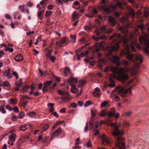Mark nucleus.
<instances>
[{"mask_svg":"<svg viewBox=\"0 0 149 149\" xmlns=\"http://www.w3.org/2000/svg\"><path fill=\"white\" fill-rule=\"evenodd\" d=\"M13 109L15 113H18L19 112V109L17 107H14Z\"/></svg>","mask_w":149,"mask_h":149,"instance_id":"nucleus-54","label":"nucleus"},{"mask_svg":"<svg viewBox=\"0 0 149 149\" xmlns=\"http://www.w3.org/2000/svg\"><path fill=\"white\" fill-rule=\"evenodd\" d=\"M9 140L8 142V143L11 145H13L14 142L15 141L16 139V136L15 134H12L9 136Z\"/></svg>","mask_w":149,"mask_h":149,"instance_id":"nucleus-7","label":"nucleus"},{"mask_svg":"<svg viewBox=\"0 0 149 149\" xmlns=\"http://www.w3.org/2000/svg\"><path fill=\"white\" fill-rule=\"evenodd\" d=\"M3 86H9L10 84L8 81H5L3 83Z\"/></svg>","mask_w":149,"mask_h":149,"instance_id":"nucleus-43","label":"nucleus"},{"mask_svg":"<svg viewBox=\"0 0 149 149\" xmlns=\"http://www.w3.org/2000/svg\"><path fill=\"white\" fill-rule=\"evenodd\" d=\"M111 126L113 127L111 133L116 139V147L118 148L119 149H125V144L120 137L123 134V132L121 130H119V127L120 126V124L111 123Z\"/></svg>","mask_w":149,"mask_h":149,"instance_id":"nucleus-2","label":"nucleus"},{"mask_svg":"<svg viewBox=\"0 0 149 149\" xmlns=\"http://www.w3.org/2000/svg\"><path fill=\"white\" fill-rule=\"evenodd\" d=\"M91 116L93 118L96 115V113L92 110H91Z\"/></svg>","mask_w":149,"mask_h":149,"instance_id":"nucleus-59","label":"nucleus"},{"mask_svg":"<svg viewBox=\"0 0 149 149\" xmlns=\"http://www.w3.org/2000/svg\"><path fill=\"white\" fill-rule=\"evenodd\" d=\"M79 17V16L77 13L74 12L72 14V18L73 20L74 21L77 19Z\"/></svg>","mask_w":149,"mask_h":149,"instance_id":"nucleus-25","label":"nucleus"},{"mask_svg":"<svg viewBox=\"0 0 149 149\" xmlns=\"http://www.w3.org/2000/svg\"><path fill=\"white\" fill-rule=\"evenodd\" d=\"M0 111L3 113H5L6 111L5 109L3 107H0Z\"/></svg>","mask_w":149,"mask_h":149,"instance_id":"nucleus-52","label":"nucleus"},{"mask_svg":"<svg viewBox=\"0 0 149 149\" xmlns=\"http://www.w3.org/2000/svg\"><path fill=\"white\" fill-rule=\"evenodd\" d=\"M108 102L105 101H104L101 103V107H104L108 104Z\"/></svg>","mask_w":149,"mask_h":149,"instance_id":"nucleus-40","label":"nucleus"},{"mask_svg":"<svg viewBox=\"0 0 149 149\" xmlns=\"http://www.w3.org/2000/svg\"><path fill=\"white\" fill-rule=\"evenodd\" d=\"M106 114V112L104 110H102L101 113L99 114V116L101 117H104Z\"/></svg>","mask_w":149,"mask_h":149,"instance_id":"nucleus-32","label":"nucleus"},{"mask_svg":"<svg viewBox=\"0 0 149 149\" xmlns=\"http://www.w3.org/2000/svg\"><path fill=\"white\" fill-rule=\"evenodd\" d=\"M94 131L95 132V134H94V135L95 136H97L99 134V130L94 129Z\"/></svg>","mask_w":149,"mask_h":149,"instance_id":"nucleus-47","label":"nucleus"},{"mask_svg":"<svg viewBox=\"0 0 149 149\" xmlns=\"http://www.w3.org/2000/svg\"><path fill=\"white\" fill-rule=\"evenodd\" d=\"M134 43H132V44H131L130 47L131 49V50L133 51H135V49L134 46Z\"/></svg>","mask_w":149,"mask_h":149,"instance_id":"nucleus-51","label":"nucleus"},{"mask_svg":"<svg viewBox=\"0 0 149 149\" xmlns=\"http://www.w3.org/2000/svg\"><path fill=\"white\" fill-rule=\"evenodd\" d=\"M58 94L61 95L62 96H64L63 97V98L66 99L68 98V96L67 93L62 92L61 90H59L58 91Z\"/></svg>","mask_w":149,"mask_h":149,"instance_id":"nucleus-17","label":"nucleus"},{"mask_svg":"<svg viewBox=\"0 0 149 149\" xmlns=\"http://www.w3.org/2000/svg\"><path fill=\"white\" fill-rule=\"evenodd\" d=\"M41 40V36H40L38 38L36 39V42L35 43V45H37L38 44V43Z\"/></svg>","mask_w":149,"mask_h":149,"instance_id":"nucleus-39","label":"nucleus"},{"mask_svg":"<svg viewBox=\"0 0 149 149\" xmlns=\"http://www.w3.org/2000/svg\"><path fill=\"white\" fill-rule=\"evenodd\" d=\"M10 103L11 104H15L17 103V100L16 99L10 98L9 99Z\"/></svg>","mask_w":149,"mask_h":149,"instance_id":"nucleus-30","label":"nucleus"},{"mask_svg":"<svg viewBox=\"0 0 149 149\" xmlns=\"http://www.w3.org/2000/svg\"><path fill=\"white\" fill-rule=\"evenodd\" d=\"M51 83L52 81H47L43 84L42 91L44 93L48 91L49 87L51 85Z\"/></svg>","mask_w":149,"mask_h":149,"instance_id":"nucleus-8","label":"nucleus"},{"mask_svg":"<svg viewBox=\"0 0 149 149\" xmlns=\"http://www.w3.org/2000/svg\"><path fill=\"white\" fill-rule=\"evenodd\" d=\"M72 88L70 89L71 92L74 93L76 94L79 91V90L76 88L75 86H72Z\"/></svg>","mask_w":149,"mask_h":149,"instance_id":"nucleus-20","label":"nucleus"},{"mask_svg":"<svg viewBox=\"0 0 149 149\" xmlns=\"http://www.w3.org/2000/svg\"><path fill=\"white\" fill-rule=\"evenodd\" d=\"M77 102H78V104L79 106L80 107L82 106L83 105V104H84V103L80 101H78Z\"/></svg>","mask_w":149,"mask_h":149,"instance_id":"nucleus-60","label":"nucleus"},{"mask_svg":"<svg viewBox=\"0 0 149 149\" xmlns=\"http://www.w3.org/2000/svg\"><path fill=\"white\" fill-rule=\"evenodd\" d=\"M71 106L73 108H76L77 107V105L75 103H72L71 104Z\"/></svg>","mask_w":149,"mask_h":149,"instance_id":"nucleus-61","label":"nucleus"},{"mask_svg":"<svg viewBox=\"0 0 149 149\" xmlns=\"http://www.w3.org/2000/svg\"><path fill=\"white\" fill-rule=\"evenodd\" d=\"M89 122L90 125L91 126L90 128L91 130L92 129V126L93 125L94 120L93 118H91L89 120Z\"/></svg>","mask_w":149,"mask_h":149,"instance_id":"nucleus-33","label":"nucleus"},{"mask_svg":"<svg viewBox=\"0 0 149 149\" xmlns=\"http://www.w3.org/2000/svg\"><path fill=\"white\" fill-rule=\"evenodd\" d=\"M85 83V81L84 80H80L79 82V85L78 86V88L81 87L83 86Z\"/></svg>","mask_w":149,"mask_h":149,"instance_id":"nucleus-27","label":"nucleus"},{"mask_svg":"<svg viewBox=\"0 0 149 149\" xmlns=\"http://www.w3.org/2000/svg\"><path fill=\"white\" fill-rule=\"evenodd\" d=\"M45 12L44 9H41L40 8L38 10V18L40 20H42L44 17V13Z\"/></svg>","mask_w":149,"mask_h":149,"instance_id":"nucleus-13","label":"nucleus"},{"mask_svg":"<svg viewBox=\"0 0 149 149\" xmlns=\"http://www.w3.org/2000/svg\"><path fill=\"white\" fill-rule=\"evenodd\" d=\"M39 72L41 76L42 77L45 76L46 74V73L45 72H43L41 71L40 69H39Z\"/></svg>","mask_w":149,"mask_h":149,"instance_id":"nucleus-35","label":"nucleus"},{"mask_svg":"<svg viewBox=\"0 0 149 149\" xmlns=\"http://www.w3.org/2000/svg\"><path fill=\"white\" fill-rule=\"evenodd\" d=\"M91 104V101H87L84 104L85 107H87Z\"/></svg>","mask_w":149,"mask_h":149,"instance_id":"nucleus-48","label":"nucleus"},{"mask_svg":"<svg viewBox=\"0 0 149 149\" xmlns=\"http://www.w3.org/2000/svg\"><path fill=\"white\" fill-rule=\"evenodd\" d=\"M121 5V2L119 1L113 6L111 5H105L102 6V10L104 12L106 13L107 14H109L110 12L113 11V10L115 9L116 6H118L120 7Z\"/></svg>","mask_w":149,"mask_h":149,"instance_id":"nucleus-4","label":"nucleus"},{"mask_svg":"<svg viewBox=\"0 0 149 149\" xmlns=\"http://www.w3.org/2000/svg\"><path fill=\"white\" fill-rule=\"evenodd\" d=\"M132 88V87H130L125 91L124 87L119 86L116 87V91H118L119 94H120L122 96H125V94L126 93H131L132 91L131 89Z\"/></svg>","mask_w":149,"mask_h":149,"instance_id":"nucleus-6","label":"nucleus"},{"mask_svg":"<svg viewBox=\"0 0 149 149\" xmlns=\"http://www.w3.org/2000/svg\"><path fill=\"white\" fill-rule=\"evenodd\" d=\"M110 69L112 72L116 73V76L114 75V77L116 78L118 80L123 83L128 79L129 76L127 74L123 73L124 69L123 68H120L118 71L117 68L115 67H111Z\"/></svg>","mask_w":149,"mask_h":149,"instance_id":"nucleus-3","label":"nucleus"},{"mask_svg":"<svg viewBox=\"0 0 149 149\" xmlns=\"http://www.w3.org/2000/svg\"><path fill=\"white\" fill-rule=\"evenodd\" d=\"M45 16L46 17H47L48 16H50L53 14V13L52 11L49 10H47L45 12Z\"/></svg>","mask_w":149,"mask_h":149,"instance_id":"nucleus-31","label":"nucleus"},{"mask_svg":"<svg viewBox=\"0 0 149 149\" xmlns=\"http://www.w3.org/2000/svg\"><path fill=\"white\" fill-rule=\"evenodd\" d=\"M100 30L102 32L106 33L107 31L106 27L105 26H103L100 27Z\"/></svg>","mask_w":149,"mask_h":149,"instance_id":"nucleus-29","label":"nucleus"},{"mask_svg":"<svg viewBox=\"0 0 149 149\" xmlns=\"http://www.w3.org/2000/svg\"><path fill=\"white\" fill-rule=\"evenodd\" d=\"M90 29V26H86L84 27L85 30L87 31H89Z\"/></svg>","mask_w":149,"mask_h":149,"instance_id":"nucleus-50","label":"nucleus"},{"mask_svg":"<svg viewBox=\"0 0 149 149\" xmlns=\"http://www.w3.org/2000/svg\"><path fill=\"white\" fill-rule=\"evenodd\" d=\"M36 113L33 111L27 113V115L30 117H34L36 116Z\"/></svg>","mask_w":149,"mask_h":149,"instance_id":"nucleus-26","label":"nucleus"},{"mask_svg":"<svg viewBox=\"0 0 149 149\" xmlns=\"http://www.w3.org/2000/svg\"><path fill=\"white\" fill-rule=\"evenodd\" d=\"M6 76L9 79H10L13 77V76L9 72H8V73L6 74Z\"/></svg>","mask_w":149,"mask_h":149,"instance_id":"nucleus-49","label":"nucleus"},{"mask_svg":"<svg viewBox=\"0 0 149 149\" xmlns=\"http://www.w3.org/2000/svg\"><path fill=\"white\" fill-rule=\"evenodd\" d=\"M101 90L99 88L96 87L95 88L94 90V91L93 92V95L97 97H99L101 95L100 93Z\"/></svg>","mask_w":149,"mask_h":149,"instance_id":"nucleus-12","label":"nucleus"},{"mask_svg":"<svg viewBox=\"0 0 149 149\" xmlns=\"http://www.w3.org/2000/svg\"><path fill=\"white\" fill-rule=\"evenodd\" d=\"M88 123H86L84 130V132H87L88 129Z\"/></svg>","mask_w":149,"mask_h":149,"instance_id":"nucleus-56","label":"nucleus"},{"mask_svg":"<svg viewBox=\"0 0 149 149\" xmlns=\"http://www.w3.org/2000/svg\"><path fill=\"white\" fill-rule=\"evenodd\" d=\"M61 43L60 42H56V47L58 48L59 47H62V46L61 45Z\"/></svg>","mask_w":149,"mask_h":149,"instance_id":"nucleus-38","label":"nucleus"},{"mask_svg":"<svg viewBox=\"0 0 149 149\" xmlns=\"http://www.w3.org/2000/svg\"><path fill=\"white\" fill-rule=\"evenodd\" d=\"M105 42V41H102L100 43H98L95 45V46H96V48L95 51L96 52H97L100 50V48L99 47H98V46H99L100 47H102L103 46V45Z\"/></svg>","mask_w":149,"mask_h":149,"instance_id":"nucleus-16","label":"nucleus"},{"mask_svg":"<svg viewBox=\"0 0 149 149\" xmlns=\"http://www.w3.org/2000/svg\"><path fill=\"white\" fill-rule=\"evenodd\" d=\"M143 23L140 24L137 26L138 28L139 29H143Z\"/></svg>","mask_w":149,"mask_h":149,"instance_id":"nucleus-64","label":"nucleus"},{"mask_svg":"<svg viewBox=\"0 0 149 149\" xmlns=\"http://www.w3.org/2000/svg\"><path fill=\"white\" fill-rule=\"evenodd\" d=\"M69 0H59L58 2L61 4L65 3L68 1Z\"/></svg>","mask_w":149,"mask_h":149,"instance_id":"nucleus-45","label":"nucleus"},{"mask_svg":"<svg viewBox=\"0 0 149 149\" xmlns=\"http://www.w3.org/2000/svg\"><path fill=\"white\" fill-rule=\"evenodd\" d=\"M95 33L97 36H99L100 35V31L98 30H96L95 31Z\"/></svg>","mask_w":149,"mask_h":149,"instance_id":"nucleus-62","label":"nucleus"},{"mask_svg":"<svg viewBox=\"0 0 149 149\" xmlns=\"http://www.w3.org/2000/svg\"><path fill=\"white\" fill-rule=\"evenodd\" d=\"M29 126L27 124H25L23 125L20 126V130L23 131H24L26 129L28 128Z\"/></svg>","mask_w":149,"mask_h":149,"instance_id":"nucleus-19","label":"nucleus"},{"mask_svg":"<svg viewBox=\"0 0 149 149\" xmlns=\"http://www.w3.org/2000/svg\"><path fill=\"white\" fill-rule=\"evenodd\" d=\"M13 74L16 77L17 79H18L19 78L18 74L17 72H13Z\"/></svg>","mask_w":149,"mask_h":149,"instance_id":"nucleus-63","label":"nucleus"},{"mask_svg":"<svg viewBox=\"0 0 149 149\" xmlns=\"http://www.w3.org/2000/svg\"><path fill=\"white\" fill-rule=\"evenodd\" d=\"M92 38L93 39L96 41H98L99 40L106 39V37L104 35H103L102 36L99 38L95 36H93L92 37Z\"/></svg>","mask_w":149,"mask_h":149,"instance_id":"nucleus-18","label":"nucleus"},{"mask_svg":"<svg viewBox=\"0 0 149 149\" xmlns=\"http://www.w3.org/2000/svg\"><path fill=\"white\" fill-rule=\"evenodd\" d=\"M113 38H114L115 41L118 40V42L116 43L114 46L110 45L107 47V49L108 50V52H106V55L109 56L111 54L113 51H117L118 48V44L123 41L124 44L125 45V50H122L121 51L120 55L124 56L125 55H127L126 58L129 61L135 64V68L136 69L138 68L140 63L143 62L142 56L141 54L138 53L135 54H128L130 52V50L127 44L128 40L126 37H123L120 34L115 33L110 37V39L111 40Z\"/></svg>","mask_w":149,"mask_h":149,"instance_id":"nucleus-1","label":"nucleus"},{"mask_svg":"<svg viewBox=\"0 0 149 149\" xmlns=\"http://www.w3.org/2000/svg\"><path fill=\"white\" fill-rule=\"evenodd\" d=\"M70 69L69 68H66L64 70V75L65 77H66L68 74H70Z\"/></svg>","mask_w":149,"mask_h":149,"instance_id":"nucleus-21","label":"nucleus"},{"mask_svg":"<svg viewBox=\"0 0 149 149\" xmlns=\"http://www.w3.org/2000/svg\"><path fill=\"white\" fill-rule=\"evenodd\" d=\"M70 38L71 39V41L74 43H75L76 36L71 35L70 36Z\"/></svg>","mask_w":149,"mask_h":149,"instance_id":"nucleus-28","label":"nucleus"},{"mask_svg":"<svg viewBox=\"0 0 149 149\" xmlns=\"http://www.w3.org/2000/svg\"><path fill=\"white\" fill-rule=\"evenodd\" d=\"M77 78L72 77L68 79L67 82L72 87L75 86V85L77 83Z\"/></svg>","mask_w":149,"mask_h":149,"instance_id":"nucleus-10","label":"nucleus"},{"mask_svg":"<svg viewBox=\"0 0 149 149\" xmlns=\"http://www.w3.org/2000/svg\"><path fill=\"white\" fill-rule=\"evenodd\" d=\"M54 7V6L53 5L51 4L49 5L47 7V8L49 10H51L53 9Z\"/></svg>","mask_w":149,"mask_h":149,"instance_id":"nucleus-55","label":"nucleus"},{"mask_svg":"<svg viewBox=\"0 0 149 149\" xmlns=\"http://www.w3.org/2000/svg\"><path fill=\"white\" fill-rule=\"evenodd\" d=\"M95 129H97L100 125V123L97 121H96L95 123Z\"/></svg>","mask_w":149,"mask_h":149,"instance_id":"nucleus-37","label":"nucleus"},{"mask_svg":"<svg viewBox=\"0 0 149 149\" xmlns=\"http://www.w3.org/2000/svg\"><path fill=\"white\" fill-rule=\"evenodd\" d=\"M62 132L61 127H59L57 129L54 133L51 136V140H52L53 138L55 137H57L59 136Z\"/></svg>","mask_w":149,"mask_h":149,"instance_id":"nucleus-9","label":"nucleus"},{"mask_svg":"<svg viewBox=\"0 0 149 149\" xmlns=\"http://www.w3.org/2000/svg\"><path fill=\"white\" fill-rule=\"evenodd\" d=\"M24 5H22V6H19V9H20L22 11H23L24 10Z\"/></svg>","mask_w":149,"mask_h":149,"instance_id":"nucleus-58","label":"nucleus"},{"mask_svg":"<svg viewBox=\"0 0 149 149\" xmlns=\"http://www.w3.org/2000/svg\"><path fill=\"white\" fill-rule=\"evenodd\" d=\"M28 88H29V87H28V86L26 85L23 87V88H22L23 91H25V92L26 91V90L28 89Z\"/></svg>","mask_w":149,"mask_h":149,"instance_id":"nucleus-57","label":"nucleus"},{"mask_svg":"<svg viewBox=\"0 0 149 149\" xmlns=\"http://www.w3.org/2000/svg\"><path fill=\"white\" fill-rule=\"evenodd\" d=\"M25 116V113L24 112H22L19 113V118L21 119L23 118Z\"/></svg>","mask_w":149,"mask_h":149,"instance_id":"nucleus-36","label":"nucleus"},{"mask_svg":"<svg viewBox=\"0 0 149 149\" xmlns=\"http://www.w3.org/2000/svg\"><path fill=\"white\" fill-rule=\"evenodd\" d=\"M102 144L104 145L109 144L110 143V142L108 139L106 137V135L103 134L102 136Z\"/></svg>","mask_w":149,"mask_h":149,"instance_id":"nucleus-11","label":"nucleus"},{"mask_svg":"<svg viewBox=\"0 0 149 149\" xmlns=\"http://www.w3.org/2000/svg\"><path fill=\"white\" fill-rule=\"evenodd\" d=\"M120 58L118 56L114 55L111 58V60L113 63H114L117 66L121 64L126 66L128 65V62L126 61L122 60L121 61L120 63H119L118 61L119 60Z\"/></svg>","mask_w":149,"mask_h":149,"instance_id":"nucleus-5","label":"nucleus"},{"mask_svg":"<svg viewBox=\"0 0 149 149\" xmlns=\"http://www.w3.org/2000/svg\"><path fill=\"white\" fill-rule=\"evenodd\" d=\"M47 53L46 56L47 58H49L50 56H51V50H49L48 52H46Z\"/></svg>","mask_w":149,"mask_h":149,"instance_id":"nucleus-44","label":"nucleus"},{"mask_svg":"<svg viewBox=\"0 0 149 149\" xmlns=\"http://www.w3.org/2000/svg\"><path fill=\"white\" fill-rule=\"evenodd\" d=\"M108 20L110 24L112 26H114L116 22L114 18L111 16L109 17Z\"/></svg>","mask_w":149,"mask_h":149,"instance_id":"nucleus-14","label":"nucleus"},{"mask_svg":"<svg viewBox=\"0 0 149 149\" xmlns=\"http://www.w3.org/2000/svg\"><path fill=\"white\" fill-rule=\"evenodd\" d=\"M89 13L90 14L92 15L93 16L97 13V11L95 8H93L90 11Z\"/></svg>","mask_w":149,"mask_h":149,"instance_id":"nucleus-23","label":"nucleus"},{"mask_svg":"<svg viewBox=\"0 0 149 149\" xmlns=\"http://www.w3.org/2000/svg\"><path fill=\"white\" fill-rule=\"evenodd\" d=\"M86 146L89 147H92V145L91 140H89L87 143Z\"/></svg>","mask_w":149,"mask_h":149,"instance_id":"nucleus-46","label":"nucleus"},{"mask_svg":"<svg viewBox=\"0 0 149 149\" xmlns=\"http://www.w3.org/2000/svg\"><path fill=\"white\" fill-rule=\"evenodd\" d=\"M118 30H120L123 33H125L127 32V29L126 28L120 26L118 28Z\"/></svg>","mask_w":149,"mask_h":149,"instance_id":"nucleus-24","label":"nucleus"},{"mask_svg":"<svg viewBox=\"0 0 149 149\" xmlns=\"http://www.w3.org/2000/svg\"><path fill=\"white\" fill-rule=\"evenodd\" d=\"M113 31V30L111 28H110L107 30L106 31V34H108L111 33Z\"/></svg>","mask_w":149,"mask_h":149,"instance_id":"nucleus-53","label":"nucleus"},{"mask_svg":"<svg viewBox=\"0 0 149 149\" xmlns=\"http://www.w3.org/2000/svg\"><path fill=\"white\" fill-rule=\"evenodd\" d=\"M67 38L65 37H64L62 38L61 40L60 41V43L61 44H63L66 41Z\"/></svg>","mask_w":149,"mask_h":149,"instance_id":"nucleus-34","label":"nucleus"},{"mask_svg":"<svg viewBox=\"0 0 149 149\" xmlns=\"http://www.w3.org/2000/svg\"><path fill=\"white\" fill-rule=\"evenodd\" d=\"M113 111H109L107 113V115L108 117H113V116L114 115V112H115V109L114 108H113Z\"/></svg>","mask_w":149,"mask_h":149,"instance_id":"nucleus-22","label":"nucleus"},{"mask_svg":"<svg viewBox=\"0 0 149 149\" xmlns=\"http://www.w3.org/2000/svg\"><path fill=\"white\" fill-rule=\"evenodd\" d=\"M14 59L17 61H20L23 59V56L21 54H18L15 57Z\"/></svg>","mask_w":149,"mask_h":149,"instance_id":"nucleus-15","label":"nucleus"},{"mask_svg":"<svg viewBox=\"0 0 149 149\" xmlns=\"http://www.w3.org/2000/svg\"><path fill=\"white\" fill-rule=\"evenodd\" d=\"M49 58L50 59L52 63L54 62L56 59V57L54 56H51Z\"/></svg>","mask_w":149,"mask_h":149,"instance_id":"nucleus-42","label":"nucleus"},{"mask_svg":"<svg viewBox=\"0 0 149 149\" xmlns=\"http://www.w3.org/2000/svg\"><path fill=\"white\" fill-rule=\"evenodd\" d=\"M81 50L80 51H79L78 52V53H77V51H76V52H77V54H76V55H77V56H79L81 58H82V57H83L84 56H85L84 55V54H83V53L82 52L80 54H78V55H77V54L79 52L81 51Z\"/></svg>","mask_w":149,"mask_h":149,"instance_id":"nucleus-41","label":"nucleus"}]
</instances>
